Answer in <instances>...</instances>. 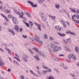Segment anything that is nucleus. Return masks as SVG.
<instances>
[{"mask_svg": "<svg viewBox=\"0 0 79 79\" xmlns=\"http://www.w3.org/2000/svg\"><path fill=\"white\" fill-rule=\"evenodd\" d=\"M14 13H15L17 14V15H21V13L20 12L14 9Z\"/></svg>", "mask_w": 79, "mask_h": 79, "instance_id": "13", "label": "nucleus"}, {"mask_svg": "<svg viewBox=\"0 0 79 79\" xmlns=\"http://www.w3.org/2000/svg\"><path fill=\"white\" fill-rule=\"evenodd\" d=\"M69 9L70 10H71V11H72V12H73V13L76 12V10H75V9H73V8H69Z\"/></svg>", "mask_w": 79, "mask_h": 79, "instance_id": "17", "label": "nucleus"}, {"mask_svg": "<svg viewBox=\"0 0 79 79\" xmlns=\"http://www.w3.org/2000/svg\"><path fill=\"white\" fill-rule=\"evenodd\" d=\"M26 14L27 16L29 18H31V15H30L27 12H26Z\"/></svg>", "mask_w": 79, "mask_h": 79, "instance_id": "26", "label": "nucleus"}, {"mask_svg": "<svg viewBox=\"0 0 79 79\" xmlns=\"http://www.w3.org/2000/svg\"><path fill=\"white\" fill-rule=\"evenodd\" d=\"M72 19L73 20L74 22L79 24V15L76 16L75 15H73L72 17Z\"/></svg>", "mask_w": 79, "mask_h": 79, "instance_id": "1", "label": "nucleus"}, {"mask_svg": "<svg viewBox=\"0 0 79 79\" xmlns=\"http://www.w3.org/2000/svg\"><path fill=\"white\" fill-rule=\"evenodd\" d=\"M13 61L14 62V63H15V64H17L18 65H19V63H18V62H16L15 60H13Z\"/></svg>", "mask_w": 79, "mask_h": 79, "instance_id": "31", "label": "nucleus"}, {"mask_svg": "<svg viewBox=\"0 0 79 79\" xmlns=\"http://www.w3.org/2000/svg\"><path fill=\"white\" fill-rule=\"evenodd\" d=\"M26 26H27V27H29V24H28V23H26Z\"/></svg>", "mask_w": 79, "mask_h": 79, "instance_id": "52", "label": "nucleus"}, {"mask_svg": "<svg viewBox=\"0 0 79 79\" xmlns=\"http://www.w3.org/2000/svg\"><path fill=\"white\" fill-rule=\"evenodd\" d=\"M41 17L42 18V19L43 21H46L47 19L46 18H45L43 16H41Z\"/></svg>", "mask_w": 79, "mask_h": 79, "instance_id": "19", "label": "nucleus"}, {"mask_svg": "<svg viewBox=\"0 0 79 79\" xmlns=\"http://www.w3.org/2000/svg\"><path fill=\"white\" fill-rule=\"evenodd\" d=\"M58 34L59 35V36L60 37H64V35H65V34H61L60 32L58 33Z\"/></svg>", "mask_w": 79, "mask_h": 79, "instance_id": "16", "label": "nucleus"}, {"mask_svg": "<svg viewBox=\"0 0 79 79\" xmlns=\"http://www.w3.org/2000/svg\"><path fill=\"white\" fill-rule=\"evenodd\" d=\"M60 22L62 23V24H63L64 23V21L63 20H61L60 21Z\"/></svg>", "mask_w": 79, "mask_h": 79, "instance_id": "61", "label": "nucleus"}, {"mask_svg": "<svg viewBox=\"0 0 79 79\" xmlns=\"http://www.w3.org/2000/svg\"><path fill=\"white\" fill-rule=\"evenodd\" d=\"M35 40H36L37 42H39V37L37 36H35Z\"/></svg>", "mask_w": 79, "mask_h": 79, "instance_id": "15", "label": "nucleus"}, {"mask_svg": "<svg viewBox=\"0 0 79 79\" xmlns=\"http://www.w3.org/2000/svg\"><path fill=\"white\" fill-rule=\"evenodd\" d=\"M39 43L40 45H42V41H40L39 42Z\"/></svg>", "mask_w": 79, "mask_h": 79, "instance_id": "44", "label": "nucleus"}, {"mask_svg": "<svg viewBox=\"0 0 79 79\" xmlns=\"http://www.w3.org/2000/svg\"><path fill=\"white\" fill-rule=\"evenodd\" d=\"M49 17L51 18L52 20H55V18H56V17L55 16L49 15Z\"/></svg>", "mask_w": 79, "mask_h": 79, "instance_id": "18", "label": "nucleus"}, {"mask_svg": "<svg viewBox=\"0 0 79 79\" xmlns=\"http://www.w3.org/2000/svg\"><path fill=\"white\" fill-rule=\"evenodd\" d=\"M3 24L4 25V26H7V23H6V22L4 23Z\"/></svg>", "mask_w": 79, "mask_h": 79, "instance_id": "59", "label": "nucleus"}, {"mask_svg": "<svg viewBox=\"0 0 79 79\" xmlns=\"http://www.w3.org/2000/svg\"><path fill=\"white\" fill-rule=\"evenodd\" d=\"M75 50H76V52H78V49H77V47H75Z\"/></svg>", "mask_w": 79, "mask_h": 79, "instance_id": "46", "label": "nucleus"}, {"mask_svg": "<svg viewBox=\"0 0 79 79\" xmlns=\"http://www.w3.org/2000/svg\"><path fill=\"white\" fill-rule=\"evenodd\" d=\"M69 24H70V23L68 22H64L63 24V26L64 28H67Z\"/></svg>", "mask_w": 79, "mask_h": 79, "instance_id": "3", "label": "nucleus"}, {"mask_svg": "<svg viewBox=\"0 0 79 79\" xmlns=\"http://www.w3.org/2000/svg\"><path fill=\"white\" fill-rule=\"evenodd\" d=\"M54 79V78H53V77L52 76L50 75L49 76L48 79Z\"/></svg>", "mask_w": 79, "mask_h": 79, "instance_id": "33", "label": "nucleus"}, {"mask_svg": "<svg viewBox=\"0 0 79 79\" xmlns=\"http://www.w3.org/2000/svg\"><path fill=\"white\" fill-rule=\"evenodd\" d=\"M42 56L43 57H45V54L43 53V54L42 55Z\"/></svg>", "mask_w": 79, "mask_h": 79, "instance_id": "55", "label": "nucleus"}, {"mask_svg": "<svg viewBox=\"0 0 79 79\" xmlns=\"http://www.w3.org/2000/svg\"><path fill=\"white\" fill-rule=\"evenodd\" d=\"M59 56H64V55L63 54H60L59 55Z\"/></svg>", "mask_w": 79, "mask_h": 79, "instance_id": "57", "label": "nucleus"}, {"mask_svg": "<svg viewBox=\"0 0 79 79\" xmlns=\"http://www.w3.org/2000/svg\"><path fill=\"white\" fill-rule=\"evenodd\" d=\"M19 18H23V15H21V14L19 16Z\"/></svg>", "mask_w": 79, "mask_h": 79, "instance_id": "47", "label": "nucleus"}, {"mask_svg": "<svg viewBox=\"0 0 79 79\" xmlns=\"http://www.w3.org/2000/svg\"><path fill=\"white\" fill-rule=\"evenodd\" d=\"M48 51H49V52H52V49H51V48H49L48 49Z\"/></svg>", "mask_w": 79, "mask_h": 79, "instance_id": "49", "label": "nucleus"}, {"mask_svg": "<svg viewBox=\"0 0 79 79\" xmlns=\"http://www.w3.org/2000/svg\"><path fill=\"white\" fill-rule=\"evenodd\" d=\"M30 71L33 74V75H35V73H34V72L31 70H30Z\"/></svg>", "mask_w": 79, "mask_h": 79, "instance_id": "40", "label": "nucleus"}, {"mask_svg": "<svg viewBox=\"0 0 79 79\" xmlns=\"http://www.w3.org/2000/svg\"><path fill=\"white\" fill-rule=\"evenodd\" d=\"M12 21L13 23L15 24H18V21L17 20V19L15 17H12Z\"/></svg>", "mask_w": 79, "mask_h": 79, "instance_id": "4", "label": "nucleus"}, {"mask_svg": "<svg viewBox=\"0 0 79 79\" xmlns=\"http://www.w3.org/2000/svg\"><path fill=\"white\" fill-rule=\"evenodd\" d=\"M44 39H47V35L45 34L44 35Z\"/></svg>", "mask_w": 79, "mask_h": 79, "instance_id": "37", "label": "nucleus"}, {"mask_svg": "<svg viewBox=\"0 0 79 79\" xmlns=\"http://www.w3.org/2000/svg\"><path fill=\"white\" fill-rule=\"evenodd\" d=\"M29 23H30V24H31V26L32 27L33 26V23L32 22H31V21H29Z\"/></svg>", "mask_w": 79, "mask_h": 79, "instance_id": "34", "label": "nucleus"}, {"mask_svg": "<svg viewBox=\"0 0 79 79\" xmlns=\"http://www.w3.org/2000/svg\"><path fill=\"white\" fill-rule=\"evenodd\" d=\"M66 49L68 50V52H71V50L70 49H69V48H66L65 47Z\"/></svg>", "mask_w": 79, "mask_h": 79, "instance_id": "39", "label": "nucleus"}, {"mask_svg": "<svg viewBox=\"0 0 79 79\" xmlns=\"http://www.w3.org/2000/svg\"><path fill=\"white\" fill-rule=\"evenodd\" d=\"M50 47L51 48H53L54 47L53 44V43H51L50 45Z\"/></svg>", "mask_w": 79, "mask_h": 79, "instance_id": "21", "label": "nucleus"}, {"mask_svg": "<svg viewBox=\"0 0 79 79\" xmlns=\"http://www.w3.org/2000/svg\"><path fill=\"white\" fill-rule=\"evenodd\" d=\"M76 13H79V10H76Z\"/></svg>", "mask_w": 79, "mask_h": 79, "instance_id": "62", "label": "nucleus"}, {"mask_svg": "<svg viewBox=\"0 0 79 79\" xmlns=\"http://www.w3.org/2000/svg\"><path fill=\"white\" fill-rule=\"evenodd\" d=\"M67 41H68L69 42H70V43L71 42V40L70 38H69L68 39H67Z\"/></svg>", "mask_w": 79, "mask_h": 79, "instance_id": "38", "label": "nucleus"}, {"mask_svg": "<svg viewBox=\"0 0 79 79\" xmlns=\"http://www.w3.org/2000/svg\"><path fill=\"white\" fill-rule=\"evenodd\" d=\"M7 31L10 32V33H11V34H12V35H15V33L12 30H11L8 28L7 30Z\"/></svg>", "mask_w": 79, "mask_h": 79, "instance_id": "9", "label": "nucleus"}, {"mask_svg": "<svg viewBox=\"0 0 79 79\" xmlns=\"http://www.w3.org/2000/svg\"><path fill=\"white\" fill-rule=\"evenodd\" d=\"M70 34H72V35H76V34L75 33H73V32H70Z\"/></svg>", "mask_w": 79, "mask_h": 79, "instance_id": "41", "label": "nucleus"}, {"mask_svg": "<svg viewBox=\"0 0 79 79\" xmlns=\"http://www.w3.org/2000/svg\"><path fill=\"white\" fill-rule=\"evenodd\" d=\"M28 2L29 3H30V5H31V6H32V7H34L35 8H36V6H37V5H33L34 3L32 2H31V1H28Z\"/></svg>", "mask_w": 79, "mask_h": 79, "instance_id": "6", "label": "nucleus"}, {"mask_svg": "<svg viewBox=\"0 0 79 79\" xmlns=\"http://www.w3.org/2000/svg\"><path fill=\"white\" fill-rule=\"evenodd\" d=\"M42 66L43 68H44V69H48V72H49V73H50V72L52 71V70H51V69H50L49 68H48L47 67H46L45 66L42 65Z\"/></svg>", "mask_w": 79, "mask_h": 79, "instance_id": "8", "label": "nucleus"}, {"mask_svg": "<svg viewBox=\"0 0 79 79\" xmlns=\"http://www.w3.org/2000/svg\"><path fill=\"white\" fill-rule=\"evenodd\" d=\"M1 15L2 16L3 18H5V19H6L7 21H8V19H7V18H6V16H5V15H3L2 14H1Z\"/></svg>", "mask_w": 79, "mask_h": 79, "instance_id": "20", "label": "nucleus"}, {"mask_svg": "<svg viewBox=\"0 0 79 79\" xmlns=\"http://www.w3.org/2000/svg\"><path fill=\"white\" fill-rule=\"evenodd\" d=\"M55 7L56 8H57V9H59L60 8V5H55Z\"/></svg>", "mask_w": 79, "mask_h": 79, "instance_id": "24", "label": "nucleus"}, {"mask_svg": "<svg viewBox=\"0 0 79 79\" xmlns=\"http://www.w3.org/2000/svg\"><path fill=\"white\" fill-rule=\"evenodd\" d=\"M11 11L9 10H5V12L6 13H10Z\"/></svg>", "mask_w": 79, "mask_h": 79, "instance_id": "22", "label": "nucleus"}, {"mask_svg": "<svg viewBox=\"0 0 79 79\" xmlns=\"http://www.w3.org/2000/svg\"><path fill=\"white\" fill-rule=\"evenodd\" d=\"M37 73H39V74L40 75H42V74H41V73H40V72H39V71H37Z\"/></svg>", "mask_w": 79, "mask_h": 79, "instance_id": "53", "label": "nucleus"}, {"mask_svg": "<svg viewBox=\"0 0 79 79\" xmlns=\"http://www.w3.org/2000/svg\"><path fill=\"white\" fill-rule=\"evenodd\" d=\"M49 39L50 40H54V39H53V38L52 37H49Z\"/></svg>", "mask_w": 79, "mask_h": 79, "instance_id": "28", "label": "nucleus"}, {"mask_svg": "<svg viewBox=\"0 0 79 79\" xmlns=\"http://www.w3.org/2000/svg\"><path fill=\"white\" fill-rule=\"evenodd\" d=\"M34 58H35V59H36L37 60H39V58L38 56H34Z\"/></svg>", "mask_w": 79, "mask_h": 79, "instance_id": "30", "label": "nucleus"}, {"mask_svg": "<svg viewBox=\"0 0 79 79\" xmlns=\"http://www.w3.org/2000/svg\"><path fill=\"white\" fill-rule=\"evenodd\" d=\"M61 49H62L61 47H60L58 46H56L54 47L53 51L54 52H58V51L61 50Z\"/></svg>", "mask_w": 79, "mask_h": 79, "instance_id": "2", "label": "nucleus"}, {"mask_svg": "<svg viewBox=\"0 0 79 79\" xmlns=\"http://www.w3.org/2000/svg\"><path fill=\"white\" fill-rule=\"evenodd\" d=\"M54 60H55L56 61H59V59H58V58H56V59H54Z\"/></svg>", "mask_w": 79, "mask_h": 79, "instance_id": "51", "label": "nucleus"}, {"mask_svg": "<svg viewBox=\"0 0 79 79\" xmlns=\"http://www.w3.org/2000/svg\"><path fill=\"white\" fill-rule=\"evenodd\" d=\"M14 27L15 31H16L17 32H18L19 31V26L17 25H15Z\"/></svg>", "mask_w": 79, "mask_h": 79, "instance_id": "10", "label": "nucleus"}, {"mask_svg": "<svg viewBox=\"0 0 79 79\" xmlns=\"http://www.w3.org/2000/svg\"><path fill=\"white\" fill-rule=\"evenodd\" d=\"M22 58L23 60L24 61H25V62H27V59H26V58H24V57H22Z\"/></svg>", "mask_w": 79, "mask_h": 79, "instance_id": "27", "label": "nucleus"}, {"mask_svg": "<svg viewBox=\"0 0 79 79\" xmlns=\"http://www.w3.org/2000/svg\"><path fill=\"white\" fill-rule=\"evenodd\" d=\"M55 29L57 30V31H61V27L60 26H56L55 27Z\"/></svg>", "mask_w": 79, "mask_h": 79, "instance_id": "12", "label": "nucleus"}, {"mask_svg": "<svg viewBox=\"0 0 79 79\" xmlns=\"http://www.w3.org/2000/svg\"><path fill=\"white\" fill-rule=\"evenodd\" d=\"M8 53L10 54V55H11V51L9 50L8 51Z\"/></svg>", "mask_w": 79, "mask_h": 79, "instance_id": "56", "label": "nucleus"}, {"mask_svg": "<svg viewBox=\"0 0 79 79\" xmlns=\"http://www.w3.org/2000/svg\"><path fill=\"white\" fill-rule=\"evenodd\" d=\"M23 56H24V57L26 58V59H27V58H29V57L28 56H27L26 55H23Z\"/></svg>", "mask_w": 79, "mask_h": 79, "instance_id": "35", "label": "nucleus"}, {"mask_svg": "<svg viewBox=\"0 0 79 79\" xmlns=\"http://www.w3.org/2000/svg\"><path fill=\"white\" fill-rule=\"evenodd\" d=\"M72 58L73 61H75V60H76V58L75 57V56L74 55L73 56Z\"/></svg>", "mask_w": 79, "mask_h": 79, "instance_id": "32", "label": "nucleus"}, {"mask_svg": "<svg viewBox=\"0 0 79 79\" xmlns=\"http://www.w3.org/2000/svg\"><path fill=\"white\" fill-rule=\"evenodd\" d=\"M73 55H74L73 54H69L68 57L70 59H71V58H72Z\"/></svg>", "mask_w": 79, "mask_h": 79, "instance_id": "14", "label": "nucleus"}, {"mask_svg": "<svg viewBox=\"0 0 79 79\" xmlns=\"http://www.w3.org/2000/svg\"><path fill=\"white\" fill-rule=\"evenodd\" d=\"M77 66H79V62H78L77 64Z\"/></svg>", "mask_w": 79, "mask_h": 79, "instance_id": "64", "label": "nucleus"}, {"mask_svg": "<svg viewBox=\"0 0 79 79\" xmlns=\"http://www.w3.org/2000/svg\"><path fill=\"white\" fill-rule=\"evenodd\" d=\"M14 58H15V59H16V60H17L18 61H19V62H20V60H19V59L17 58V57H14Z\"/></svg>", "mask_w": 79, "mask_h": 79, "instance_id": "42", "label": "nucleus"}, {"mask_svg": "<svg viewBox=\"0 0 79 79\" xmlns=\"http://www.w3.org/2000/svg\"><path fill=\"white\" fill-rule=\"evenodd\" d=\"M19 30H20V32H22L23 31V29H22V28H21Z\"/></svg>", "mask_w": 79, "mask_h": 79, "instance_id": "60", "label": "nucleus"}, {"mask_svg": "<svg viewBox=\"0 0 79 79\" xmlns=\"http://www.w3.org/2000/svg\"><path fill=\"white\" fill-rule=\"evenodd\" d=\"M0 51H1V52H4V51H3V49L1 48H0Z\"/></svg>", "mask_w": 79, "mask_h": 79, "instance_id": "54", "label": "nucleus"}, {"mask_svg": "<svg viewBox=\"0 0 79 79\" xmlns=\"http://www.w3.org/2000/svg\"><path fill=\"white\" fill-rule=\"evenodd\" d=\"M15 56H17L18 57V58H19V56H18V54H17L15 53Z\"/></svg>", "mask_w": 79, "mask_h": 79, "instance_id": "63", "label": "nucleus"}, {"mask_svg": "<svg viewBox=\"0 0 79 79\" xmlns=\"http://www.w3.org/2000/svg\"><path fill=\"white\" fill-rule=\"evenodd\" d=\"M32 49L33 50H35V51L37 53L39 52V55H41V56H42V54L43 53H42L41 52H39V51H38L39 50L37 48H35V47H34L32 48Z\"/></svg>", "mask_w": 79, "mask_h": 79, "instance_id": "5", "label": "nucleus"}, {"mask_svg": "<svg viewBox=\"0 0 79 79\" xmlns=\"http://www.w3.org/2000/svg\"><path fill=\"white\" fill-rule=\"evenodd\" d=\"M34 23L35 24V25L37 26V27L38 30H39L40 31H41V28L40 27V26H41L40 25L38 24L35 22H34Z\"/></svg>", "mask_w": 79, "mask_h": 79, "instance_id": "7", "label": "nucleus"}, {"mask_svg": "<svg viewBox=\"0 0 79 79\" xmlns=\"http://www.w3.org/2000/svg\"><path fill=\"white\" fill-rule=\"evenodd\" d=\"M47 72H48V71L47 70H44L43 72V74H46V73Z\"/></svg>", "mask_w": 79, "mask_h": 79, "instance_id": "25", "label": "nucleus"}, {"mask_svg": "<svg viewBox=\"0 0 79 79\" xmlns=\"http://www.w3.org/2000/svg\"><path fill=\"white\" fill-rule=\"evenodd\" d=\"M38 2H39L40 3H43V2H44V0H38Z\"/></svg>", "mask_w": 79, "mask_h": 79, "instance_id": "23", "label": "nucleus"}, {"mask_svg": "<svg viewBox=\"0 0 79 79\" xmlns=\"http://www.w3.org/2000/svg\"><path fill=\"white\" fill-rule=\"evenodd\" d=\"M77 70H74V71H73V73H74L75 74H77Z\"/></svg>", "mask_w": 79, "mask_h": 79, "instance_id": "43", "label": "nucleus"}, {"mask_svg": "<svg viewBox=\"0 0 79 79\" xmlns=\"http://www.w3.org/2000/svg\"><path fill=\"white\" fill-rule=\"evenodd\" d=\"M22 36L23 37V38H27V36L26 35H23Z\"/></svg>", "mask_w": 79, "mask_h": 79, "instance_id": "48", "label": "nucleus"}, {"mask_svg": "<svg viewBox=\"0 0 79 79\" xmlns=\"http://www.w3.org/2000/svg\"><path fill=\"white\" fill-rule=\"evenodd\" d=\"M63 64V68H64V69H68L67 67L64 66V64Z\"/></svg>", "mask_w": 79, "mask_h": 79, "instance_id": "29", "label": "nucleus"}, {"mask_svg": "<svg viewBox=\"0 0 79 79\" xmlns=\"http://www.w3.org/2000/svg\"><path fill=\"white\" fill-rule=\"evenodd\" d=\"M2 65H5V62L3 61L0 57V66H2Z\"/></svg>", "mask_w": 79, "mask_h": 79, "instance_id": "11", "label": "nucleus"}, {"mask_svg": "<svg viewBox=\"0 0 79 79\" xmlns=\"http://www.w3.org/2000/svg\"><path fill=\"white\" fill-rule=\"evenodd\" d=\"M66 33L67 34H70L71 33V31H67L66 32Z\"/></svg>", "mask_w": 79, "mask_h": 79, "instance_id": "50", "label": "nucleus"}, {"mask_svg": "<svg viewBox=\"0 0 79 79\" xmlns=\"http://www.w3.org/2000/svg\"><path fill=\"white\" fill-rule=\"evenodd\" d=\"M62 10L63 11L64 10V12H65L66 13H67V12L66 11H65V10H64V9H62Z\"/></svg>", "mask_w": 79, "mask_h": 79, "instance_id": "58", "label": "nucleus"}, {"mask_svg": "<svg viewBox=\"0 0 79 79\" xmlns=\"http://www.w3.org/2000/svg\"><path fill=\"white\" fill-rule=\"evenodd\" d=\"M60 1L62 4H64V0H61V1Z\"/></svg>", "mask_w": 79, "mask_h": 79, "instance_id": "45", "label": "nucleus"}, {"mask_svg": "<svg viewBox=\"0 0 79 79\" xmlns=\"http://www.w3.org/2000/svg\"><path fill=\"white\" fill-rule=\"evenodd\" d=\"M8 17L9 18H13V17H12V15H8Z\"/></svg>", "mask_w": 79, "mask_h": 79, "instance_id": "36", "label": "nucleus"}]
</instances>
